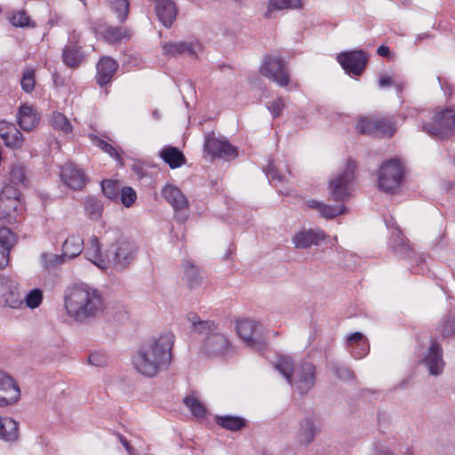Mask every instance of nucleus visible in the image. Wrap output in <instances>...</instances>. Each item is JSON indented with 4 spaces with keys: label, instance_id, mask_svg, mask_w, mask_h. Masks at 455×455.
I'll return each instance as SVG.
<instances>
[{
    "label": "nucleus",
    "instance_id": "bf43d9fd",
    "mask_svg": "<svg viewBox=\"0 0 455 455\" xmlns=\"http://www.w3.org/2000/svg\"><path fill=\"white\" fill-rule=\"evenodd\" d=\"M283 106L284 104L283 100L281 99H276L268 104L267 108L271 112L273 117H277L281 114Z\"/></svg>",
    "mask_w": 455,
    "mask_h": 455
},
{
    "label": "nucleus",
    "instance_id": "0eeeda50",
    "mask_svg": "<svg viewBox=\"0 0 455 455\" xmlns=\"http://www.w3.org/2000/svg\"><path fill=\"white\" fill-rule=\"evenodd\" d=\"M20 192L12 185H6L0 193V220L7 224L20 221Z\"/></svg>",
    "mask_w": 455,
    "mask_h": 455
},
{
    "label": "nucleus",
    "instance_id": "a211bd4d",
    "mask_svg": "<svg viewBox=\"0 0 455 455\" xmlns=\"http://www.w3.org/2000/svg\"><path fill=\"white\" fill-rule=\"evenodd\" d=\"M204 150L217 157L235 158L237 156L235 147L228 141L218 140L214 134L208 135L204 141Z\"/></svg>",
    "mask_w": 455,
    "mask_h": 455
},
{
    "label": "nucleus",
    "instance_id": "052dcab7",
    "mask_svg": "<svg viewBox=\"0 0 455 455\" xmlns=\"http://www.w3.org/2000/svg\"><path fill=\"white\" fill-rule=\"evenodd\" d=\"M11 249L0 244V269L5 267L9 263V254Z\"/></svg>",
    "mask_w": 455,
    "mask_h": 455
},
{
    "label": "nucleus",
    "instance_id": "13d9d810",
    "mask_svg": "<svg viewBox=\"0 0 455 455\" xmlns=\"http://www.w3.org/2000/svg\"><path fill=\"white\" fill-rule=\"evenodd\" d=\"M88 362L90 364L97 367H103L107 364V358L104 355L100 353H92L88 356Z\"/></svg>",
    "mask_w": 455,
    "mask_h": 455
},
{
    "label": "nucleus",
    "instance_id": "6e6d98bb",
    "mask_svg": "<svg viewBox=\"0 0 455 455\" xmlns=\"http://www.w3.org/2000/svg\"><path fill=\"white\" fill-rule=\"evenodd\" d=\"M442 332L444 337H450L455 334V316L450 315L445 319L443 324Z\"/></svg>",
    "mask_w": 455,
    "mask_h": 455
},
{
    "label": "nucleus",
    "instance_id": "c03bdc74",
    "mask_svg": "<svg viewBox=\"0 0 455 455\" xmlns=\"http://www.w3.org/2000/svg\"><path fill=\"white\" fill-rule=\"evenodd\" d=\"M52 126L56 130H60L64 133H70L73 130L69 120L60 112H54L52 116Z\"/></svg>",
    "mask_w": 455,
    "mask_h": 455
},
{
    "label": "nucleus",
    "instance_id": "864d4df0",
    "mask_svg": "<svg viewBox=\"0 0 455 455\" xmlns=\"http://www.w3.org/2000/svg\"><path fill=\"white\" fill-rule=\"evenodd\" d=\"M331 371L340 379H350L354 377V373L349 368L339 363H332Z\"/></svg>",
    "mask_w": 455,
    "mask_h": 455
},
{
    "label": "nucleus",
    "instance_id": "603ef678",
    "mask_svg": "<svg viewBox=\"0 0 455 455\" xmlns=\"http://www.w3.org/2000/svg\"><path fill=\"white\" fill-rule=\"evenodd\" d=\"M121 202L125 207H130L137 198L136 192L131 187H124L120 193Z\"/></svg>",
    "mask_w": 455,
    "mask_h": 455
},
{
    "label": "nucleus",
    "instance_id": "7c9ffc66",
    "mask_svg": "<svg viewBox=\"0 0 455 455\" xmlns=\"http://www.w3.org/2000/svg\"><path fill=\"white\" fill-rule=\"evenodd\" d=\"M101 245L96 236L90 239L89 246L85 250L86 258L101 269L107 268V260L102 258Z\"/></svg>",
    "mask_w": 455,
    "mask_h": 455
},
{
    "label": "nucleus",
    "instance_id": "680f3d73",
    "mask_svg": "<svg viewBox=\"0 0 455 455\" xmlns=\"http://www.w3.org/2000/svg\"><path fill=\"white\" fill-rule=\"evenodd\" d=\"M363 340H367V339L361 332H354L347 336V347L354 346L355 344H358Z\"/></svg>",
    "mask_w": 455,
    "mask_h": 455
},
{
    "label": "nucleus",
    "instance_id": "20e7f679",
    "mask_svg": "<svg viewBox=\"0 0 455 455\" xmlns=\"http://www.w3.org/2000/svg\"><path fill=\"white\" fill-rule=\"evenodd\" d=\"M419 126L432 137L441 140L455 134V108H449L433 113L428 110L418 111Z\"/></svg>",
    "mask_w": 455,
    "mask_h": 455
},
{
    "label": "nucleus",
    "instance_id": "a878e982",
    "mask_svg": "<svg viewBox=\"0 0 455 455\" xmlns=\"http://www.w3.org/2000/svg\"><path fill=\"white\" fill-rule=\"evenodd\" d=\"M39 117L31 106L21 105L17 113V122L23 131H31L38 124Z\"/></svg>",
    "mask_w": 455,
    "mask_h": 455
},
{
    "label": "nucleus",
    "instance_id": "7ed1b4c3",
    "mask_svg": "<svg viewBox=\"0 0 455 455\" xmlns=\"http://www.w3.org/2000/svg\"><path fill=\"white\" fill-rule=\"evenodd\" d=\"M275 369L300 395L307 393L315 385V367L312 363L303 362L294 367L290 357L281 356L275 363Z\"/></svg>",
    "mask_w": 455,
    "mask_h": 455
},
{
    "label": "nucleus",
    "instance_id": "6ab92c4d",
    "mask_svg": "<svg viewBox=\"0 0 455 455\" xmlns=\"http://www.w3.org/2000/svg\"><path fill=\"white\" fill-rule=\"evenodd\" d=\"M325 239V234L320 229H304L295 234L292 242L298 249H307L318 245Z\"/></svg>",
    "mask_w": 455,
    "mask_h": 455
},
{
    "label": "nucleus",
    "instance_id": "5701e85b",
    "mask_svg": "<svg viewBox=\"0 0 455 455\" xmlns=\"http://www.w3.org/2000/svg\"><path fill=\"white\" fill-rule=\"evenodd\" d=\"M155 10L160 22L166 28L172 27L177 16V9L172 0H153Z\"/></svg>",
    "mask_w": 455,
    "mask_h": 455
},
{
    "label": "nucleus",
    "instance_id": "a19ab883",
    "mask_svg": "<svg viewBox=\"0 0 455 455\" xmlns=\"http://www.w3.org/2000/svg\"><path fill=\"white\" fill-rule=\"evenodd\" d=\"M111 10L116 13L120 22H124L129 13L128 0H108Z\"/></svg>",
    "mask_w": 455,
    "mask_h": 455
},
{
    "label": "nucleus",
    "instance_id": "72a5a7b5",
    "mask_svg": "<svg viewBox=\"0 0 455 455\" xmlns=\"http://www.w3.org/2000/svg\"><path fill=\"white\" fill-rule=\"evenodd\" d=\"M9 179L11 182L9 185H12L15 188H17V186L26 187L28 183V180L24 165L20 163L12 164L9 171Z\"/></svg>",
    "mask_w": 455,
    "mask_h": 455
},
{
    "label": "nucleus",
    "instance_id": "1a4fd4ad",
    "mask_svg": "<svg viewBox=\"0 0 455 455\" xmlns=\"http://www.w3.org/2000/svg\"><path fill=\"white\" fill-rule=\"evenodd\" d=\"M356 130L362 134L390 138L396 128L390 117H362L356 124Z\"/></svg>",
    "mask_w": 455,
    "mask_h": 455
},
{
    "label": "nucleus",
    "instance_id": "412c9836",
    "mask_svg": "<svg viewBox=\"0 0 455 455\" xmlns=\"http://www.w3.org/2000/svg\"><path fill=\"white\" fill-rule=\"evenodd\" d=\"M118 68V63L110 57H102L97 64L96 80L100 87L110 83Z\"/></svg>",
    "mask_w": 455,
    "mask_h": 455
},
{
    "label": "nucleus",
    "instance_id": "ddd939ff",
    "mask_svg": "<svg viewBox=\"0 0 455 455\" xmlns=\"http://www.w3.org/2000/svg\"><path fill=\"white\" fill-rule=\"evenodd\" d=\"M337 59L347 74L355 76L362 75L368 62V55L363 50L341 52Z\"/></svg>",
    "mask_w": 455,
    "mask_h": 455
},
{
    "label": "nucleus",
    "instance_id": "de8ad7c7",
    "mask_svg": "<svg viewBox=\"0 0 455 455\" xmlns=\"http://www.w3.org/2000/svg\"><path fill=\"white\" fill-rule=\"evenodd\" d=\"M92 140L96 147L100 148L105 153L108 154L111 157L117 161H121L120 155L112 145H110L109 143H108L107 141H105L104 140L100 139L98 136H93Z\"/></svg>",
    "mask_w": 455,
    "mask_h": 455
},
{
    "label": "nucleus",
    "instance_id": "f3484780",
    "mask_svg": "<svg viewBox=\"0 0 455 455\" xmlns=\"http://www.w3.org/2000/svg\"><path fill=\"white\" fill-rule=\"evenodd\" d=\"M20 390L15 380L0 371V407H6L17 403Z\"/></svg>",
    "mask_w": 455,
    "mask_h": 455
},
{
    "label": "nucleus",
    "instance_id": "e2e57ef3",
    "mask_svg": "<svg viewBox=\"0 0 455 455\" xmlns=\"http://www.w3.org/2000/svg\"><path fill=\"white\" fill-rule=\"evenodd\" d=\"M394 84V81L391 76H383L379 80V86L380 88H385L387 86H391Z\"/></svg>",
    "mask_w": 455,
    "mask_h": 455
},
{
    "label": "nucleus",
    "instance_id": "69168bd1",
    "mask_svg": "<svg viewBox=\"0 0 455 455\" xmlns=\"http://www.w3.org/2000/svg\"><path fill=\"white\" fill-rule=\"evenodd\" d=\"M377 53L382 57H388L390 54V51L387 46L380 45L378 47Z\"/></svg>",
    "mask_w": 455,
    "mask_h": 455
},
{
    "label": "nucleus",
    "instance_id": "c756f323",
    "mask_svg": "<svg viewBox=\"0 0 455 455\" xmlns=\"http://www.w3.org/2000/svg\"><path fill=\"white\" fill-rule=\"evenodd\" d=\"M307 205L308 208L316 210L321 216L326 219H333L346 211V207L343 204L331 206L313 199L308 200Z\"/></svg>",
    "mask_w": 455,
    "mask_h": 455
},
{
    "label": "nucleus",
    "instance_id": "37998d69",
    "mask_svg": "<svg viewBox=\"0 0 455 455\" xmlns=\"http://www.w3.org/2000/svg\"><path fill=\"white\" fill-rule=\"evenodd\" d=\"M41 261L44 267L52 268L59 265H62L68 262L64 254H54L51 252H44L41 254Z\"/></svg>",
    "mask_w": 455,
    "mask_h": 455
},
{
    "label": "nucleus",
    "instance_id": "9b49d317",
    "mask_svg": "<svg viewBox=\"0 0 455 455\" xmlns=\"http://www.w3.org/2000/svg\"><path fill=\"white\" fill-rule=\"evenodd\" d=\"M259 71L263 76L280 86H286L290 83L286 64L281 57L266 56Z\"/></svg>",
    "mask_w": 455,
    "mask_h": 455
},
{
    "label": "nucleus",
    "instance_id": "b1692460",
    "mask_svg": "<svg viewBox=\"0 0 455 455\" xmlns=\"http://www.w3.org/2000/svg\"><path fill=\"white\" fill-rule=\"evenodd\" d=\"M162 196L172 206L175 212L188 207V201L182 191L176 186L165 185L161 191Z\"/></svg>",
    "mask_w": 455,
    "mask_h": 455
},
{
    "label": "nucleus",
    "instance_id": "9d476101",
    "mask_svg": "<svg viewBox=\"0 0 455 455\" xmlns=\"http://www.w3.org/2000/svg\"><path fill=\"white\" fill-rule=\"evenodd\" d=\"M261 324L251 319H242L236 323L237 334L243 341L256 351L263 352L267 349V343L259 335Z\"/></svg>",
    "mask_w": 455,
    "mask_h": 455
},
{
    "label": "nucleus",
    "instance_id": "4be33fe9",
    "mask_svg": "<svg viewBox=\"0 0 455 455\" xmlns=\"http://www.w3.org/2000/svg\"><path fill=\"white\" fill-rule=\"evenodd\" d=\"M0 137L5 146L12 148H20L23 144V136L12 123L0 121Z\"/></svg>",
    "mask_w": 455,
    "mask_h": 455
},
{
    "label": "nucleus",
    "instance_id": "49530a36",
    "mask_svg": "<svg viewBox=\"0 0 455 455\" xmlns=\"http://www.w3.org/2000/svg\"><path fill=\"white\" fill-rule=\"evenodd\" d=\"M101 189L106 197L116 200L119 196L120 186L117 181L106 180L101 182Z\"/></svg>",
    "mask_w": 455,
    "mask_h": 455
},
{
    "label": "nucleus",
    "instance_id": "3c124183",
    "mask_svg": "<svg viewBox=\"0 0 455 455\" xmlns=\"http://www.w3.org/2000/svg\"><path fill=\"white\" fill-rule=\"evenodd\" d=\"M264 172L269 181L273 182L275 185H276V183H282L284 180V177L280 174L272 161H269L267 166L264 168Z\"/></svg>",
    "mask_w": 455,
    "mask_h": 455
},
{
    "label": "nucleus",
    "instance_id": "58836bf2",
    "mask_svg": "<svg viewBox=\"0 0 455 455\" xmlns=\"http://www.w3.org/2000/svg\"><path fill=\"white\" fill-rule=\"evenodd\" d=\"M390 247L400 256L407 257L411 253L410 246L405 242L401 230L396 229L390 241Z\"/></svg>",
    "mask_w": 455,
    "mask_h": 455
},
{
    "label": "nucleus",
    "instance_id": "4d7b16f0",
    "mask_svg": "<svg viewBox=\"0 0 455 455\" xmlns=\"http://www.w3.org/2000/svg\"><path fill=\"white\" fill-rule=\"evenodd\" d=\"M11 21L13 26L22 28L28 25L29 18L24 11H20L12 17Z\"/></svg>",
    "mask_w": 455,
    "mask_h": 455
},
{
    "label": "nucleus",
    "instance_id": "e433bc0d",
    "mask_svg": "<svg viewBox=\"0 0 455 455\" xmlns=\"http://www.w3.org/2000/svg\"><path fill=\"white\" fill-rule=\"evenodd\" d=\"M216 423L231 431H237L242 429L245 426V419L237 416H216Z\"/></svg>",
    "mask_w": 455,
    "mask_h": 455
},
{
    "label": "nucleus",
    "instance_id": "4c0bfd02",
    "mask_svg": "<svg viewBox=\"0 0 455 455\" xmlns=\"http://www.w3.org/2000/svg\"><path fill=\"white\" fill-rule=\"evenodd\" d=\"M188 318L191 323L192 331L200 335L207 334L211 330H214L215 328V323L213 321L200 320L199 316L195 313L189 314Z\"/></svg>",
    "mask_w": 455,
    "mask_h": 455
},
{
    "label": "nucleus",
    "instance_id": "2eb2a0df",
    "mask_svg": "<svg viewBox=\"0 0 455 455\" xmlns=\"http://www.w3.org/2000/svg\"><path fill=\"white\" fill-rule=\"evenodd\" d=\"M0 303L11 308H18L23 304L18 283L4 276L0 277Z\"/></svg>",
    "mask_w": 455,
    "mask_h": 455
},
{
    "label": "nucleus",
    "instance_id": "a18cd8bd",
    "mask_svg": "<svg viewBox=\"0 0 455 455\" xmlns=\"http://www.w3.org/2000/svg\"><path fill=\"white\" fill-rule=\"evenodd\" d=\"M36 78L35 69L32 68H26L23 70L22 76L20 79V86L26 92H30L35 88Z\"/></svg>",
    "mask_w": 455,
    "mask_h": 455
},
{
    "label": "nucleus",
    "instance_id": "ea45409f",
    "mask_svg": "<svg viewBox=\"0 0 455 455\" xmlns=\"http://www.w3.org/2000/svg\"><path fill=\"white\" fill-rule=\"evenodd\" d=\"M301 5V0H269L267 11L265 13L266 18L271 17V12L274 10H283L285 8H298Z\"/></svg>",
    "mask_w": 455,
    "mask_h": 455
},
{
    "label": "nucleus",
    "instance_id": "4468645a",
    "mask_svg": "<svg viewBox=\"0 0 455 455\" xmlns=\"http://www.w3.org/2000/svg\"><path fill=\"white\" fill-rule=\"evenodd\" d=\"M60 179L68 188L73 190H82L89 181L84 171L72 162L61 166Z\"/></svg>",
    "mask_w": 455,
    "mask_h": 455
},
{
    "label": "nucleus",
    "instance_id": "423d86ee",
    "mask_svg": "<svg viewBox=\"0 0 455 455\" xmlns=\"http://www.w3.org/2000/svg\"><path fill=\"white\" fill-rule=\"evenodd\" d=\"M139 248L130 240L122 239L112 244L107 253V268L111 266L116 271L127 269L137 258Z\"/></svg>",
    "mask_w": 455,
    "mask_h": 455
},
{
    "label": "nucleus",
    "instance_id": "393cba45",
    "mask_svg": "<svg viewBox=\"0 0 455 455\" xmlns=\"http://www.w3.org/2000/svg\"><path fill=\"white\" fill-rule=\"evenodd\" d=\"M84 60V54L76 42L70 40L62 51L63 63L71 68H78Z\"/></svg>",
    "mask_w": 455,
    "mask_h": 455
},
{
    "label": "nucleus",
    "instance_id": "c9c22d12",
    "mask_svg": "<svg viewBox=\"0 0 455 455\" xmlns=\"http://www.w3.org/2000/svg\"><path fill=\"white\" fill-rule=\"evenodd\" d=\"M131 36L132 31L123 27H108L104 32V38L109 44H116Z\"/></svg>",
    "mask_w": 455,
    "mask_h": 455
},
{
    "label": "nucleus",
    "instance_id": "f704fd0d",
    "mask_svg": "<svg viewBox=\"0 0 455 455\" xmlns=\"http://www.w3.org/2000/svg\"><path fill=\"white\" fill-rule=\"evenodd\" d=\"M84 207L86 215L92 220H98L102 215L103 204L95 197L86 196L84 199Z\"/></svg>",
    "mask_w": 455,
    "mask_h": 455
},
{
    "label": "nucleus",
    "instance_id": "cd10ccee",
    "mask_svg": "<svg viewBox=\"0 0 455 455\" xmlns=\"http://www.w3.org/2000/svg\"><path fill=\"white\" fill-rule=\"evenodd\" d=\"M84 248V239L78 235H71L62 244V253L67 260H70L79 256Z\"/></svg>",
    "mask_w": 455,
    "mask_h": 455
},
{
    "label": "nucleus",
    "instance_id": "f257e3e1",
    "mask_svg": "<svg viewBox=\"0 0 455 455\" xmlns=\"http://www.w3.org/2000/svg\"><path fill=\"white\" fill-rule=\"evenodd\" d=\"M67 315L79 323H90L101 317L106 309L102 293L88 284H75L64 293Z\"/></svg>",
    "mask_w": 455,
    "mask_h": 455
},
{
    "label": "nucleus",
    "instance_id": "0e129e2a",
    "mask_svg": "<svg viewBox=\"0 0 455 455\" xmlns=\"http://www.w3.org/2000/svg\"><path fill=\"white\" fill-rule=\"evenodd\" d=\"M373 455H394V453L387 448H379L374 450Z\"/></svg>",
    "mask_w": 455,
    "mask_h": 455
},
{
    "label": "nucleus",
    "instance_id": "774afa93",
    "mask_svg": "<svg viewBox=\"0 0 455 455\" xmlns=\"http://www.w3.org/2000/svg\"><path fill=\"white\" fill-rule=\"evenodd\" d=\"M176 218L180 222H184L187 220V216L181 213L177 214Z\"/></svg>",
    "mask_w": 455,
    "mask_h": 455
},
{
    "label": "nucleus",
    "instance_id": "aec40b11",
    "mask_svg": "<svg viewBox=\"0 0 455 455\" xmlns=\"http://www.w3.org/2000/svg\"><path fill=\"white\" fill-rule=\"evenodd\" d=\"M424 363L427 367L431 375L437 376L443 372L444 362L441 346L433 342L429 347L425 358Z\"/></svg>",
    "mask_w": 455,
    "mask_h": 455
},
{
    "label": "nucleus",
    "instance_id": "bb28decb",
    "mask_svg": "<svg viewBox=\"0 0 455 455\" xmlns=\"http://www.w3.org/2000/svg\"><path fill=\"white\" fill-rule=\"evenodd\" d=\"M318 428L315 420L313 418H306L301 420L299 429L297 435L298 442L301 444L307 445L314 441Z\"/></svg>",
    "mask_w": 455,
    "mask_h": 455
},
{
    "label": "nucleus",
    "instance_id": "f03ea898",
    "mask_svg": "<svg viewBox=\"0 0 455 455\" xmlns=\"http://www.w3.org/2000/svg\"><path fill=\"white\" fill-rule=\"evenodd\" d=\"M173 343L172 332L162 333L158 338L145 342L132 358L136 371L147 377H155L167 369L172 361Z\"/></svg>",
    "mask_w": 455,
    "mask_h": 455
},
{
    "label": "nucleus",
    "instance_id": "c85d7f7f",
    "mask_svg": "<svg viewBox=\"0 0 455 455\" xmlns=\"http://www.w3.org/2000/svg\"><path fill=\"white\" fill-rule=\"evenodd\" d=\"M160 156L172 169L179 168L186 163L183 153L172 146L164 147L160 152Z\"/></svg>",
    "mask_w": 455,
    "mask_h": 455
},
{
    "label": "nucleus",
    "instance_id": "338daca9",
    "mask_svg": "<svg viewBox=\"0 0 455 455\" xmlns=\"http://www.w3.org/2000/svg\"><path fill=\"white\" fill-rule=\"evenodd\" d=\"M119 440H120L121 443L124 445V447L125 448V450L128 452H131L132 447H131L129 442L127 441V439L124 436H123L122 435H119Z\"/></svg>",
    "mask_w": 455,
    "mask_h": 455
},
{
    "label": "nucleus",
    "instance_id": "8fccbe9b",
    "mask_svg": "<svg viewBox=\"0 0 455 455\" xmlns=\"http://www.w3.org/2000/svg\"><path fill=\"white\" fill-rule=\"evenodd\" d=\"M352 355V356L355 359H360L364 357L370 351V344L368 339L363 340L358 344H355L352 347H347Z\"/></svg>",
    "mask_w": 455,
    "mask_h": 455
},
{
    "label": "nucleus",
    "instance_id": "39448f33",
    "mask_svg": "<svg viewBox=\"0 0 455 455\" xmlns=\"http://www.w3.org/2000/svg\"><path fill=\"white\" fill-rule=\"evenodd\" d=\"M403 177V164L398 158L387 160L378 170L379 189L386 194H394L402 185Z\"/></svg>",
    "mask_w": 455,
    "mask_h": 455
},
{
    "label": "nucleus",
    "instance_id": "2f4dec72",
    "mask_svg": "<svg viewBox=\"0 0 455 455\" xmlns=\"http://www.w3.org/2000/svg\"><path fill=\"white\" fill-rule=\"evenodd\" d=\"M18 437V423L12 418L0 417V438L8 442H12L16 441Z\"/></svg>",
    "mask_w": 455,
    "mask_h": 455
},
{
    "label": "nucleus",
    "instance_id": "f8f14e48",
    "mask_svg": "<svg viewBox=\"0 0 455 455\" xmlns=\"http://www.w3.org/2000/svg\"><path fill=\"white\" fill-rule=\"evenodd\" d=\"M205 336L201 345V351L207 356H219L230 350V342L228 338L220 331L215 323L214 330H211Z\"/></svg>",
    "mask_w": 455,
    "mask_h": 455
},
{
    "label": "nucleus",
    "instance_id": "5fc2aeb1",
    "mask_svg": "<svg viewBox=\"0 0 455 455\" xmlns=\"http://www.w3.org/2000/svg\"><path fill=\"white\" fill-rule=\"evenodd\" d=\"M14 243V235L7 228H0V244L11 249Z\"/></svg>",
    "mask_w": 455,
    "mask_h": 455
},
{
    "label": "nucleus",
    "instance_id": "dca6fc26",
    "mask_svg": "<svg viewBox=\"0 0 455 455\" xmlns=\"http://www.w3.org/2000/svg\"><path fill=\"white\" fill-rule=\"evenodd\" d=\"M162 48L164 55L172 57L188 55L196 58L202 50L198 41H170L162 44Z\"/></svg>",
    "mask_w": 455,
    "mask_h": 455
},
{
    "label": "nucleus",
    "instance_id": "473e14b6",
    "mask_svg": "<svg viewBox=\"0 0 455 455\" xmlns=\"http://www.w3.org/2000/svg\"><path fill=\"white\" fill-rule=\"evenodd\" d=\"M184 269V279L190 289L197 288L201 285L202 276L199 268L191 261L186 260L182 264Z\"/></svg>",
    "mask_w": 455,
    "mask_h": 455
},
{
    "label": "nucleus",
    "instance_id": "79ce46f5",
    "mask_svg": "<svg viewBox=\"0 0 455 455\" xmlns=\"http://www.w3.org/2000/svg\"><path fill=\"white\" fill-rule=\"evenodd\" d=\"M184 403L195 417L204 418L205 416L206 409L196 396L188 395L185 397Z\"/></svg>",
    "mask_w": 455,
    "mask_h": 455
},
{
    "label": "nucleus",
    "instance_id": "6e6552de",
    "mask_svg": "<svg viewBox=\"0 0 455 455\" xmlns=\"http://www.w3.org/2000/svg\"><path fill=\"white\" fill-rule=\"evenodd\" d=\"M355 168V162L348 160L345 170L330 180V196L333 201L344 203L349 198Z\"/></svg>",
    "mask_w": 455,
    "mask_h": 455
},
{
    "label": "nucleus",
    "instance_id": "09e8293b",
    "mask_svg": "<svg viewBox=\"0 0 455 455\" xmlns=\"http://www.w3.org/2000/svg\"><path fill=\"white\" fill-rule=\"evenodd\" d=\"M43 299V293L39 289H34L25 295L24 300L29 308H36L40 306Z\"/></svg>",
    "mask_w": 455,
    "mask_h": 455
}]
</instances>
